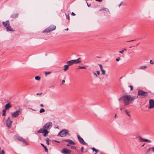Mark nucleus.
Returning <instances> with one entry per match:
<instances>
[{
	"label": "nucleus",
	"instance_id": "7ed1b4c3",
	"mask_svg": "<svg viewBox=\"0 0 154 154\" xmlns=\"http://www.w3.org/2000/svg\"><path fill=\"white\" fill-rule=\"evenodd\" d=\"M68 133L69 131L67 130L63 129L60 132L58 136L63 137L66 136Z\"/></svg>",
	"mask_w": 154,
	"mask_h": 154
},
{
	"label": "nucleus",
	"instance_id": "3c124183",
	"mask_svg": "<svg viewBox=\"0 0 154 154\" xmlns=\"http://www.w3.org/2000/svg\"><path fill=\"white\" fill-rule=\"evenodd\" d=\"M94 75H95L97 77V76L95 73H94Z\"/></svg>",
	"mask_w": 154,
	"mask_h": 154
},
{
	"label": "nucleus",
	"instance_id": "cd10ccee",
	"mask_svg": "<svg viewBox=\"0 0 154 154\" xmlns=\"http://www.w3.org/2000/svg\"><path fill=\"white\" fill-rule=\"evenodd\" d=\"M45 111V110L43 108L41 109L40 110L39 112L40 113H42L43 112H44Z\"/></svg>",
	"mask_w": 154,
	"mask_h": 154
},
{
	"label": "nucleus",
	"instance_id": "aec40b11",
	"mask_svg": "<svg viewBox=\"0 0 154 154\" xmlns=\"http://www.w3.org/2000/svg\"><path fill=\"white\" fill-rule=\"evenodd\" d=\"M91 149H92L93 151H95L96 152L95 154H96L97 152H98V150L96 149H95L93 147L92 148H91Z\"/></svg>",
	"mask_w": 154,
	"mask_h": 154
},
{
	"label": "nucleus",
	"instance_id": "8fccbe9b",
	"mask_svg": "<svg viewBox=\"0 0 154 154\" xmlns=\"http://www.w3.org/2000/svg\"><path fill=\"white\" fill-rule=\"evenodd\" d=\"M152 151L154 152V147H152Z\"/></svg>",
	"mask_w": 154,
	"mask_h": 154
},
{
	"label": "nucleus",
	"instance_id": "20e7f679",
	"mask_svg": "<svg viewBox=\"0 0 154 154\" xmlns=\"http://www.w3.org/2000/svg\"><path fill=\"white\" fill-rule=\"evenodd\" d=\"M56 29V26L54 25H51L49 27L47 28L43 32H48L52 31Z\"/></svg>",
	"mask_w": 154,
	"mask_h": 154
},
{
	"label": "nucleus",
	"instance_id": "f8f14e48",
	"mask_svg": "<svg viewBox=\"0 0 154 154\" xmlns=\"http://www.w3.org/2000/svg\"><path fill=\"white\" fill-rule=\"evenodd\" d=\"M65 142H68L69 143L72 145H75V143L72 140L70 139H66L64 140Z\"/></svg>",
	"mask_w": 154,
	"mask_h": 154
},
{
	"label": "nucleus",
	"instance_id": "1a4fd4ad",
	"mask_svg": "<svg viewBox=\"0 0 154 154\" xmlns=\"http://www.w3.org/2000/svg\"><path fill=\"white\" fill-rule=\"evenodd\" d=\"M61 152L63 154H70L71 151L67 148H65L63 149Z\"/></svg>",
	"mask_w": 154,
	"mask_h": 154
},
{
	"label": "nucleus",
	"instance_id": "2f4dec72",
	"mask_svg": "<svg viewBox=\"0 0 154 154\" xmlns=\"http://www.w3.org/2000/svg\"><path fill=\"white\" fill-rule=\"evenodd\" d=\"M126 49H124V50H122L121 51H119V53H120L123 54L124 51H126Z\"/></svg>",
	"mask_w": 154,
	"mask_h": 154
},
{
	"label": "nucleus",
	"instance_id": "6e6552de",
	"mask_svg": "<svg viewBox=\"0 0 154 154\" xmlns=\"http://www.w3.org/2000/svg\"><path fill=\"white\" fill-rule=\"evenodd\" d=\"M149 106L148 107V109H150L154 108V100L150 99L149 101Z\"/></svg>",
	"mask_w": 154,
	"mask_h": 154
},
{
	"label": "nucleus",
	"instance_id": "f704fd0d",
	"mask_svg": "<svg viewBox=\"0 0 154 154\" xmlns=\"http://www.w3.org/2000/svg\"><path fill=\"white\" fill-rule=\"evenodd\" d=\"M103 10H105V8H101L99 10V11H103Z\"/></svg>",
	"mask_w": 154,
	"mask_h": 154
},
{
	"label": "nucleus",
	"instance_id": "b1692460",
	"mask_svg": "<svg viewBox=\"0 0 154 154\" xmlns=\"http://www.w3.org/2000/svg\"><path fill=\"white\" fill-rule=\"evenodd\" d=\"M147 68V67L146 66H143L140 67V69H144Z\"/></svg>",
	"mask_w": 154,
	"mask_h": 154
},
{
	"label": "nucleus",
	"instance_id": "37998d69",
	"mask_svg": "<svg viewBox=\"0 0 154 154\" xmlns=\"http://www.w3.org/2000/svg\"><path fill=\"white\" fill-rule=\"evenodd\" d=\"M97 74L99 75L100 74V71H98V70L97 71Z\"/></svg>",
	"mask_w": 154,
	"mask_h": 154
},
{
	"label": "nucleus",
	"instance_id": "c9c22d12",
	"mask_svg": "<svg viewBox=\"0 0 154 154\" xmlns=\"http://www.w3.org/2000/svg\"><path fill=\"white\" fill-rule=\"evenodd\" d=\"M79 69H85V67H84V66H79Z\"/></svg>",
	"mask_w": 154,
	"mask_h": 154
},
{
	"label": "nucleus",
	"instance_id": "49530a36",
	"mask_svg": "<svg viewBox=\"0 0 154 154\" xmlns=\"http://www.w3.org/2000/svg\"><path fill=\"white\" fill-rule=\"evenodd\" d=\"M42 94V93H41L39 94V93H37V95H41Z\"/></svg>",
	"mask_w": 154,
	"mask_h": 154
},
{
	"label": "nucleus",
	"instance_id": "2eb2a0df",
	"mask_svg": "<svg viewBox=\"0 0 154 154\" xmlns=\"http://www.w3.org/2000/svg\"><path fill=\"white\" fill-rule=\"evenodd\" d=\"M19 14L18 13H15L13 14L11 16V17L12 19H15L18 17Z\"/></svg>",
	"mask_w": 154,
	"mask_h": 154
},
{
	"label": "nucleus",
	"instance_id": "9d476101",
	"mask_svg": "<svg viewBox=\"0 0 154 154\" xmlns=\"http://www.w3.org/2000/svg\"><path fill=\"white\" fill-rule=\"evenodd\" d=\"M77 138L78 139L79 141L81 143L83 144L86 145L87 143L84 141L83 139L82 138L80 135H77Z\"/></svg>",
	"mask_w": 154,
	"mask_h": 154
},
{
	"label": "nucleus",
	"instance_id": "79ce46f5",
	"mask_svg": "<svg viewBox=\"0 0 154 154\" xmlns=\"http://www.w3.org/2000/svg\"><path fill=\"white\" fill-rule=\"evenodd\" d=\"M96 1L100 2L102 1V0H95Z\"/></svg>",
	"mask_w": 154,
	"mask_h": 154
},
{
	"label": "nucleus",
	"instance_id": "5701e85b",
	"mask_svg": "<svg viewBox=\"0 0 154 154\" xmlns=\"http://www.w3.org/2000/svg\"><path fill=\"white\" fill-rule=\"evenodd\" d=\"M125 112L126 113V114L129 117H131V116L130 114V112H128L127 110H125Z\"/></svg>",
	"mask_w": 154,
	"mask_h": 154
},
{
	"label": "nucleus",
	"instance_id": "39448f33",
	"mask_svg": "<svg viewBox=\"0 0 154 154\" xmlns=\"http://www.w3.org/2000/svg\"><path fill=\"white\" fill-rule=\"evenodd\" d=\"M21 111L20 110H17L11 114L12 117L13 118L17 117L20 114H21Z\"/></svg>",
	"mask_w": 154,
	"mask_h": 154
},
{
	"label": "nucleus",
	"instance_id": "f3484780",
	"mask_svg": "<svg viewBox=\"0 0 154 154\" xmlns=\"http://www.w3.org/2000/svg\"><path fill=\"white\" fill-rule=\"evenodd\" d=\"M12 106L10 103H8L6 104L5 106V109L6 110L11 107Z\"/></svg>",
	"mask_w": 154,
	"mask_h": 154
},
{
	"label": "nucleus",
	"instance_id": "4468645a",
	"mask_svg": "<svg viewBox=\"0 0 154 154\" xmlns=\"http://www.w3.org/2000/svg\"><path fill=\"white\" fill-rule=\"evenodd\" d=\"M2 23L4 26L6 27V28L10 25L9 22L8 20H7L5 21H3Z\"/></svg>",
	"mask_w": 154,
	"mask_h": 154
},
{
	"label": "nucleus",
	"instance_id": "052dcab7",
	"mask_svg": "<svg viewBox=\"0 0 154 154\" xmlns=\"http://www.w3.org/2000/svg\"><path fill=\"white\" fill-rule=\"evenodd\" d=\"M150 148H149V149L148 150V151H149L150 150Z\"/></svg>",
	"mask_w": 154,
	"mask_h": 154
},
{
	"label": "nucleus",
	"instance_id": "dca6fc26",
	"mask_svg": "<svg viewBox=\"0 0 154 154\" xmlns=\"http://www.w3.org/2000/svg\"><path fill=\"white\" fill-rule=\"evenodd\" d=\"M6 29L7 31H14L12 28L10 26V25L6 27Z\"/></svg>",
	"mask_w": 154,
	"mask_h": 154
},
{
	"label": "nucleus",
	"instance_id": "e2e57ef3",
	"mask_svg": "<svg viewBox=\"0 0 154 154\" xmlns=\"http://www.w3.org/2000/svg\"><path fill=\"white\" fill-rule=\"evenodd\" d=\"M144 146V145H143L142 146Z\"/></svg>",
	"mask_w": 154,
	"mask_h": 154
},
{
	"label": "nucleus",
	"instance_id": "bb28decb",
	"mask_svg": "<svg viewBox=\"0 0 154 154\" xmlns=\"http://www.w3.org/2000/svg\"><path fill=\"white\" fill-rule=\"evenodd\" d=\"M6 110H5V109L3 110V113L2 115V116H4L5 115Z\"/></svg>",
	"mask_w": 154,
	"mask_h": 154
},
{
	"label": "nucleus",
	"instance_id": "13d9d810",
	"mask_svg": "<svg viewBox=\"0 0 154 154\" xmlns=\"http://www.w3.org/2000/svg\"><path fill=\"white\" fill-rule=\"evenodd\" d=\"M68 29H69L68 28H67V29H65V30H66V31H68Z\"/></svg>",
	"mask_w": 154,
	"mask_h": 154
},
{
	"label": "nucleus",
	"instance_id": "c85d7f7f",
	"mask_svg": "<svg viewBox=\"0 0 154 154\" xmlns=\"http://www.w3.org/2000/svg\"><path fill=\"white\" fill-rule=\"evenodd\" d=\"M66 18L68 20H70V17L69 16V14L66 15Z\"/></svg>",
	"mask_w": 154,
	"mask_h": 154
},
{
	"label": "nucleus",
	"instance_id": "4c0bfd02",
	"mask_svg": "<svg viewBox=\"0 0 154 154\" xmlns=\"http://www.w3.org/2000/svg\"><path fill=\"white\" fill-rule=\"evenodd\" d=\"M99 66H100V67L101 70L103 69L102 68V66L101 65H99Z\"/></svg>",
	"mask_w": 154,
	"mask_h": 154
},
{
	"label": "nucleus",
	"instance_id": "423d86ee",
	"mask_svg": "<svg viewBox=\"0 0 154 154\" xmlns=\"http://www.w3.org/2000/svg\"><path fill=\"white\" fill-rule=\"evenodd\" d=\"M148 93L142 90H139L137 92V95L147 96L148 95Z\"/></svg>",
	"mask_w": 154,
	"mask_h": 154
},
{
	"label": "nucleus",
	"instance_id": "a878e982",
	"mask_svg": "<svg viewBox=\"0 0 154 154\" xmlns=\"http://www.w3.org/2000/svg\"><path fill=\"white\" fill-rule=\"evenodd\" d=\"M110 14L109 12V9L106 8V15H107L108 16H110Z\"/></svg>",
	"mask_w": 154,
	"mask_h": 154
},
{
	"label": "nucleus",
	"instance_id": "7c9ffc66",
	"mask_svg": "<svg viewBox=\"0 0 154 154\" xmlns=\"http://www.w3.org/2000/svg\"><path fill=\"white\" fill-rule=\"evenodd\" d=\"M101 71L102 72L101 74L105 75V71L103 69L101 70Z\"/></svg>",
	"mask_w": 154,
	"mask_h": 154
},
{
	"label": "nucleus",
	"instance_id": "bf43d9fd",
	"mask_svg": "<svg viewBox=\"0 0 154 154\" xmlns=\"http://www.w3.org/2000/svg\"><path fill=\"white\" fill-rule=\"evenodd\" d=\"M123 109V108H120V110H122Z\"/></svg>",
	"mask_w": 154,
	"mask_h": 154
},
{
	"label": "nucleus",
	"instance_id": "ddd939ff",
	"mask_svg": "<svg viewBox=\"0 0 154 154\" xmlns=\"http://www.w3.org/2000/svg\"><path fill=\"white\" fill-rule=\"evenodd\" d=\"M74 64H77L82 62L81 60V58H79L78 59L76 60H73Z\"/></svg>",
	"mask_w": 154,
	"mask_h": 154
},
{
	"label": "nucleus",
	"instance_id": "5fc2aeb1",
	"mask_svg": "<svg viewBox=\"0 0 154 154\" xmlns=\"http://www.w3.org/2000/svg\"><path fill=\"white\" fill-rule=\"evenodd\" d=\"M134 40H131V41H127L128 42H132V41H134Z\"/></svg>",
	"mask_w": 154,
	"mask_h": 154
},
{
	"label": "nucleus",
	"instance_id": "412c9836",
	"mask_svg": "<svg viewBox=\"0 0 154 154\" xmlns=\"http://www.w3.org/2000/svg\"><path fill=\"white\" fill-rule=\"evenodd\" d=\"M141 141L143 142H150V141L146 139L141 138Z\"/></svg>",
	"mask_w": 154,
	"mask_h": 154
},
{
	"label": "nucleus",
	"instance_id": "680f3d73",
	"mask_svg": "<svg viewBox=\"0 0 154 154\" xmlns=\"http://www.w3.org/2000/svg\"><path fill=\"white\" fill-rule=\"evenodd\" d=\"M116 114H115V118H116Z\"/></svg>",
	"mask_w": 154,
	"mask_h": 154
},
{
	"label": "nucleus",
	"instance_id": "0eeeda50",
	"mask_svg": "<svg viewBox=\"0 0 154 154\" xmlns=\"http://www.w3.org/2000/svg\"><path fill=\"white\" fill-rule=\"evenodd\" d=\"M12 122L10 118V117H9L6 121V125L7 127L9 128H11L12 125Z\"/></svg>",
	"mask_w": 154,
	"mask_h": 154
},
{
	"label": "nucleus",
	"instance_id": "603ef678",
	"mask_svg": "<svg viewBox=\"0 0 154 154\" xmlns=\"http://www.w3.org/2000/svg\"><path fill=\"white\" fill-rule=\"evenodd\" d=\"M54 141H55L56 142H57V143H60V141H58L55 140Z\"/></svg>",
	"mask_w": 154,
	"mask_h": 154
},
{
	"label": "nucleus",
	"instance_id": "4d7b16f0",
	"mask_svg": "<svg viewBox=\"0 0 154 154\" xmlns=\"http://www.w3.org/2000/svg\"><path fill=\"white\" fill-rule=\"evenodd\" d=\"M151 62H152V60H150V62L151 63V64H153V63H151Z\"/></svg>",
	"mask_w": 154,
	"mask_h": 154
},
{
	"label": "nucleus",
	"instance_id": "ea45409f",
	"mask_svg": "<svg viewBox=\"0 0 154 154\" xmlns=\"http://www.w3.org/2000/svg\"><path fill=\"white\" fill-rule=\"evenodd\" d=\"M81 150L82 152H83V150H84V147L83 146H82L81 147Z\"/></svg>",
	"mask_w": 154,
	"mask_h": 154
},
{
	"label": "nucleus",
	"instance_id": "6e6d98bb",
	"mask_svg": "<svg viewBox=\"0 0 154 154\" xmlns=\"http://www.w3.org/2000/svg\"><path fill=\"white\" fill-rule=\"evenodd\" d=\"M121 5V4L120 3L119 5V7H120Z\"/></svg>",
	"mask_w": 154,
	"mask_h": 154
},
{
	"label": "nucleus",
	"instance_id": "a211bd4d",
	"mask_svg": "<svg viewBox=\"0 0 154 154\" xmlns=\"http://www.w3.org/2000/svg\"><path fill=\"white\" fill-rule=\"evenodd\" d=\"M67 64H68L69 66L72 65L74 64L73 60H72L67 61Z\"/></svg>",
	"mask_w": 154,
	"mask_h": 154
},
{
	"label": "nucleus",
	"instance_id": "de8ad7c7",
	"mask_svg": "<svg viewBox=\"0 0 154 154\" xmlns=\"http://www.w3.org/2000/svg\"><path fill=\"white\" fill-rule=\"evenodd\" d=\"M40 105L42 107H44V105L42 104H41Z\"/></svg>",
	"mask_w": 154,
	"mask_h": 154
},
{
	"label": "nucleus",
	"instance_id": "e433bc0d",
	"mask_svg": "<svg viewBox=\"0 0 154 154\" xmlns=\"http://www.w3.org/2000/svg\"><path fill=\"white\" fill-rule=\"evenodd\" d=\"M71 148H72V149H75V150H76V148H75V147L74 146H72L71 147Z\"/></svg>",
	"mask_w": 154,
	"mask_h": 154
},
{
	"label": "nucleus",
	"instance_id": "c756f323",
	"mask_svg": "<svg viewBox=\"0 0 154 154\" xmlns=\"http://www.w3.org/2000/svg\"><path fill=\"white\" fill-rule=\"evenodd\" d=\"M49 138H46V140L47 143V144L48 145H49Z\"/></svg>",
	"mask_w": 154,
	"mask_h": 154
},
{
	"label": "nucleus",
	"instance_id": "72a5a7b5",
	"mask_svg": "<svg viewBox=\"0 0 154 154\" xmlns=\"http://www.w3.org/2000/svg\"><path fill=\"white\" fill-rule=\"evenodd\" d=\"M129 87L130 88V89H131L130 90L131 91L133 89V86L132 85H130L129 86Z\"/></svg>",
	"mask_w": 154,
	"mask_h": 154
},
{
	"label": "nucleus",
	"instance_id": "f03ea898",
	"mask_svg": "<svg viewBox=\"0 0 154 154\" xmlns=\"http://www.w3.org/2000/svg\"><path fill=\"white\" fill-rule=\"evenodd\" d=\"M52 125V124L51 122L47 123L43 126V128H41L38 131V133H42L44 136H46L49 132L48 130L51 128Z\"/></svg>",
	"mask_w": 154,
	"mask_h": 154
},
{
	"label": "nucleus",
	"instance_id": "6ab92c4d",
	"mask_svg": "<svg viewBox=\"0 0 154 154\" xmlns=\"http://www.w3.org/2000/svg\"><path fill=\"white\" fill-rule=\"evenodd\" d=\"M69 66L68 65H64L63 67L64 68V69L63 70L64 71H66L67 70L69 69Z\"/></svg>",
	"mask_w": 154,
	"mask_h": 154
},
{
	"label": "nucleus",
	"instance_id": "473e14b6",
	"mask_svg": "<svg viewBox=\"0 0 154 154\" xmlns=\"http://www.w3.org/2000/svg\"><path fill=\"white\" fill-rule=\"evenodd\" d=\"M0 154H5V152L3 150L0 152Z\"/></svg>",
	"mask_w": 154,
	"mask_h": 154
},
{
	"label": "nucleus",
	"instance_id": "09e8293b",
	"mask_svg": "<svg viewBox=\"0 0 154 154\" xmlns=\"http://www.w3.org/2000/svg\"><path fill=\"white\" fill-rule=\"evenodd\" d=\"M67 146H70V144H69V143L67 144Z\"/></svg>",
	"mask_w": 154,
	"mask_h": 154
},
{
	"label": "nucleus",
	"instance_id": "58836bf2",
	"mask_svg": "<svg viewBox=\"0 0 154 154\" xmlns=\"http://www.w3.org/2000/svg\"><path fill=\"white\" fill-rule=\"evenodd\" d=\"M120 60V57H119L116 59V60L117 61H119Z\"/></svg>",
	"mask_w": 154,
	"mask_h": 154
},
{
	"label": "nucleus",
	"instance_id": "a19ab883",
	"mask_svg": "<svg viewBox=\"0 0 154 154\" xmlns=\"http://www.w3.org/2000/svg\"><path fill=\"white\" fill-rule=\"evenodd\" d=\"M71 14L72 16H75V14L73 12H72Z\"/></svg>",
	"mask_w": 154,
	"mask_h": 154
},
{
	"label": "nucleus",
	"instance_id": "9b49d317",
	"mask_svg": "<svg viewBox=\"0 0 154 154\" xmlns=\"http://www.w3.org/2000/svg\"><path fill=\"white\" fill-rule=\"evenodd\" d=\"M16 138L17 139V140L21 141L24 143H25L26 145L28 144L27 143V142L26 141L25 139L19 136H17V138Z\"/></svg>",
	"mask_w": 154,
	"mask_h": 154
},
{
	"label": "nucleus",
	"instance_id": "c03bdc74",
	"mask_svg": "<svg viewBox=\"0 0 154 154\" xmlns=\"http://www.w3.org/2000/svg\"><path fill=\"white\" fill-rule=\"evenodd\" d=\"M51 73V72H45V74H50Z\"/></svg>",
	"mask_w": 154,
	"mask_h": 154
},
{
	"label": "nucleus",
	"instance_id": "4be33fe9",
	"mask_svg": "<svg viewBox=\"0 0 154 154\" xmlns=\"http://www.w3.org/2000/svg\"><path fill=\"white\" fill-rule=\"evenodd\" d=\"M41 145L44 147L45 150L46 152H47L48 151V149L47 147L44 146V145L42 143H41Z\"/></svg>",
	"mask_w": 154,
	"mask_h": 154
},
{
	"label": "nucleus",
	"instance_id": "f257e3e1",
	"mask_svg": "<svg viewBox=\"0 0 154 154\" xmlns=\"http://www.w3.org/2000/svg\"><path fill=\"white\" fill-rule=\"evenodd\" d=\"M125 106L129 105L138 98V96H133L130 94L124 95L122 97Z\"/></svg>",
	"mask_w": 154,
	"mask_h": 154
},
{
	"label": "nucleus",
	"instance_id": "0e129e2a",
	"mask_svg": "<svg viewBox=\"0 0 154 154\" xmlns=\"http://www.w3.org/2000/svg\"><path fill=\"white\" fill-rule=\"evenodd\" d=\"M120 98L119 99V100H120Z\"/></svg>",
	"mask_w": 154,
	"mask_h": 154
},
{
	"label": "nucleus",
	"instance_id": "393cba45",
	"mask_svg": "<svg viewBox=\"0 0 154 154\" xmlns=\"http://www.w3.org/2000/svg\"><path fill=\"white\" fill-rule=\"evenodd\" d=\"M35 80H40L41 79V78L39 76H36L35 77Z\"/></svg>",
	"mask_w": 154,
	"mask_h": 154
},
{
	"label": "nucleus",
	"instance_id": "a18cd8bd",
	"mask_svg": "<svg viewBox=\"0 0 154 154\" xmlns=\"http://www.w3.org/2000/svg\"><path fill=\"white\" fill-rule=\"evenodd\" d=\"M65 82V81L64 80H63L62 82V84H63V83Z\"/></svg>",
	"mask_w": 154,
	"mask_h": 154
},
{
	"label": "nucleus",
	"instance_id": "864d4df0",
	"mask_svg": "<svg viewBox=\"0 0 154 154\" xmlns=\"http://www.w3.org/2000/svg\"><path fill=\"white\" fill-rule=\"evenodd\" d=\"M86 2L87 3V5L88 6V7H90V5H88V3L87 2Z\"/></svg>",
	"mask_w": 154,
	"mask_h": 154
}]
</instances>
